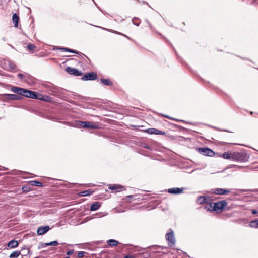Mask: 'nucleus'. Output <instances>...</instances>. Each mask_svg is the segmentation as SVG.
I'll return each instance as SVG.
<instances>
[{
  "mask_svg": "<svg viewBox=\"0 0 258 258\" xmlns=\"http://www.w3.org/2000/svg\"><path fill=\"white\" fill-rule=\"evenodd\" d=\"M30 183L31 185H33V186H38V187H41L43 186V184L38 181H36V180L31 181H30Z\"/></svg>",
  "mask_w": 258,
  "mask_h": 258,
  "instance_id": "24",
  "label": "nucleus"
},
{
  "mask_svg": "<svg viewBox=\"0 0 258 258\" xmlns=\"http://www.w3.org/2000/svg\"><path fill=\"white\" fill-rule=\"evenodd\" d=\"M64 258H70V257L67 256V257H64Z\"/></svg>",
  "mask_w": 258,
  "mask_h": 258,
  "instance_id": "46",
  "label": "nucleus"
},
{
  "mask_svg": "<svg viewBox=\"0 0 258 258\" xmlns=\"http://www.w3.org/2000/svg\"><path fill=\"white\" fill-rule=\"evenodd\" d=\"M249 158V155L245 151L232 153V160L239 162H247Z\"/></svg>",
  "mask_w": 258,
  "mask_h": 258,
  "instance_id": "3",
  "label": "nucleus"
},
{
  "mask_svg": "<svg viewBox=\"0 0 258 258\" xmlns=\"http://www.w3.org/2000/svg\"><path fill=\"white\" fill-rule=\"evenodd\" d=\"M100 82L103 83L104 85L111 86L112 85L111 81L108 79H101Z\"/></svg>",
  "mask_w": 258,
  "mask_h": 258,
  "instance_id": "22",
  "label": "nucleus"
},
{
  "mask_svg": "<svg viewBox=\"0 0 258 258\" xmlns=\"http://www.w3.org/2000/svg\"><path fill=\"white\" fill-rule=\"evenodd\" d=\"M58 244V243L56 241H53L49 243H43L42 245V247L44 248L47 246H56Z\"/></svg>",
  "mask_w": 258,
  "mask_h": 258,
  "instance_id": "21",
  "label": "nucleus"
},
{
  "mask_svg": "<svg viewBox=\"0 0 258 258\" xmlns=\"http://www.w3.org/2000/svg\"><path fill=\"white\" fill-rule=\"evenodd\" d=\"M107 243L110 246H116L119 243V242L116 240L110 239L107 241Z\"/></svg>",
  "mask_w": 258,
  "mask_h": 258,
  "instance_id": "25",
  "label": "nucleus"
},
{
  "mask_svg": "<svg viewBox=\"0 0 258 258\" xmlns=\"http://www.w3.org/2000/svg\"><path fill=\"white\" fill-rule=\"evenodd\" d=\"M92 186V185H91V184H90L88 185V186H89V187H90V186Z\"/></svg>",
  "mask_w": 258,
  "mask_h": 258,
  "instance_id": "45",
  "label": "nucleus"
},
{
  "mask_svg": "<svg viewBox=\"0 0 258 258\" xmlns=\"http://www.w3.org/2000/svg\"><path fill=\"white\" fill-rule=\"evenodd\" d=\"M84 253H85V252H84V251H80L79 252H78V253L77 254V256L79 258L83 257L84 256Z\"/></svg>",
  "mask_w": 258,
  "mask_h": 258,
  "instance_id": "36",
  "label": "nucleus"
},
{
  "mask_svg": "<svg viewBox=\"0 0 258 258\" xmlns=\"http://www.w3.org/2000/svg\"><path fill=\"white\" fill-rule=\"evenodd\" d=\"M66 71L69 74L75 76H80L82 75V72L81 71L78 70L76 68H71L70 67H68L66 69Z\"/></svg>",
  "mask_w": 258,
  "mask_h": 258,
  "instance_id": "7",
  "label": "nucleus"
},
{
  "mask_svg": "<svg viewBox=\"0 0 258 258\" xmlns=\"http://www.w3.org/2000/svg\"><path fill=\"white\" fill-rule=\"evenodd\" d=\"M213 192L216 195H226L230 192V190L226 189L215 188Z\"/></svg>",
  "mask_w": 258,
  "mask_h": 258,
  "instance_id": "11",
  "label": "nucleus"
},
{
  "mask_svg": "<svg viewBox=\"0 0 258 258\" xmlns=\"http://www.w3.org/2000/svg\"><path fill=\"white\" fill-rule=\"evenodd\" d=\"M249 226L252 228H258V219L250 221Z\"/></svg>",
  "mask_w": 258,
  "mask_h": 258,
  "instance_id": "23",
  "label": "nucleus"
},
{
  "mask_svg": "<svg viewBox=\"0 0 258 258\" xmlns=\"http://www.w3.org/2000/svg\"><path fill=\"white\" fill-rule=\"evenodd\" d=\"M35 96L36 97H35L34 99H37L40 100H46V99L44 98V97L41 94L36 93L35 92Z\"/></svg>",
  "mask_w": 258,
  "mask_h": 258,
  "instance_id": "30",
  "label": "nucleus"
},
{
  "mask_svg": "<svg viewBox=\"0 0 258 258\" xmlns=\"http://www.w3.org/2000/svg\"><path fill=\"white\" fill-rule=\"evenodd\" d=\"M93 192L91 189H88L86 190L83 191L79 193V195L82 197L92 195Z\"/></svg>",
  "mask_w": 258,
  "mask_h": 258,
  "instance_id": "18",
  "label": "nucleus"
},
{
  "mask_svg": "<svg viewBox=\"0 0 258 258\" xmlns=\"http://www.w3.org/2000/svg\"><path fill=\"white\" fill-rule=\"evenodd\" d=\"M50 229L49 226H40L37 231V233L38 235H42L47 232Z\"/></svg>",
  "mask_w": 258,
  "mask_h": 258,
  "instance_id": "12",
  "label": "nucleus"
},
{
  "mask_svg": "<svg viewBox=\"0 0 258 258\" xmlns=\"http://www.w3.org/2000/svg\"><path fill=\"white\" fill-rule=\"evenodd\" d=\"M227 205V202L225 200H223L213 203V206H212V203H210L206 207V208L208 210L211 211H216L217 212H220L225 209Z\"/></svg>",
  "mask_w": 258,
  "mask_h": 258,
  "instance_id": "2",
  "label": "nucleus"
},
{
  "mask_svg": "<svg viewBox=\"0 0 258 258\" xmlns=\"http://www.w3.org/2000/svg\"><path fill=\"white\" fill-rule=\"evenodd\" d=\"M234 166L236 167L237 168H241L243 167V166H237V165H234Z\"/></svg>",
  "mask_w": 258,
  "mask_h": 258,
  "instance_id": "42",
  "label": "nucleus"
},
{
  "mask_svg": "<svg viewBox=\"0 0 258 258\" xmlns=\"http://www.w3.org/2000/svg\"><path fill=\"white\" fill-rule=\"evenodd\" d=\"M11 90L12 92L17 93L18 95L24 96L28 98L34 99L35 97H36L35 96V92L22 88H20L18 87H13L11 88Z\"/></svg>",
  "mask_w": 258,
  "mask_h": 258,
  "instance_id": "1",
  "label": "nucleus"
},
{
  "mask_svg": "<svg viewBox=\"0 0 258 258\" xmlns=\"http://www.w3.org/2000/svg\"><path fill=\"white\" fill-rule=\"evenodd\" d=\"M97 78V74L95 73L91 72L85 74L82 77L83 80H94Z\"/></svg>",
  "mask_w": 258,
  "mask_h": 258,
  "instance_id": "8",
  "label": "nucleus"
},
{
  "mask_svg": "<svg viewBox=\"0 0 258 258\" xmlns=\"http://www.w3.org/2000/svg\"><path fill=\"white\" fill-rule=\"evenodd\" d=\"M84 121H76L75 122V126L78 128H83Z\"/></svg>",
  "mask_w": 258,
  "mask_h": 258,
  "instance_id": "29",
  "label": "nucleus"
},
{
  "mask_svg": "<svg viewBox=\"0 0 258 258\" xmlns=\"http://www.w3.org/2000/svg\"><path fill=\"white\" fill-rule=\"evenodd\" d=\"M146 132L149 134L165 135L166 133L156 128H151L146 130Z\"/></svg>",
  "mask_w": 258,
  "mask_h": 258,
  "instance_id": "10",
  "label": "nucleus"
},
{
  "mask_svg": "<svg viewBox=\"0 0 258 258\" xmlns=\"http://www.w3.org/2000/svg\"><path fill=\"white\" fill-rule=\"evenodd\" d=\"M109 31L110 32H112L114 33L115 34L123 36L125 37L126 38H127V39H128L129 40H132L131 38H130L129 37H128L127 36H126V35H125V34H123L122 33H120V32H117V31H115L112 30H109Z\"/></svg>",
  "mask_w": 258,
  "mask_h": 258,
  "instance_id": "33",
  "label": "nucleus"
},
{
  "mask_svg": "<svg viewBox=\"0 0 258 258\" xmlns=\"http://www.w3.org/2000/svg\"><path fill=\"white\" fill-rule=\"evenodd\" d=\"M20 255V252L19 251H13L9 256L10 258H17Z\"/></svg>",
  "mask_w": 258,
  "mask_h": 258,
  "instance_id": "26",
  "label": "nucleus"
},
{
  "mask_svg": "<svg viewBox=\"0 0 258 258\" xmlns=\"http://www.w3.org/2000/svg\"><path fill=\"white\" fill-rule=\"evenodd\" d=\"M166 118H170L167 115H164Z\"/></svg>",
  "mask_w": 258,
  "mask_h": 258,
  "instance_id": "43",
  "label": "nucleus"
},
{
  "mask_svg": "<svg viewBox=\"0 0 258 258\" xmlns=\"http://www.w3.org/2000/svg\"><path fill=\"white\" fill-rule=\"evenodd\" d=\"M124 258H135L134 256L127 255H126Z\"/></svg>",
  "mask_w": 258,
  "mask_h": 258,
  "instance_id": "40",
  "label": "nucleus"
},
{
  "mask_svg": "<svg viewBox=\"0 0 258 258\" xmlns=\"http://www.w3.org/2000/svg\"><path fill=\"white\" fill-rule=\"evenodd\" d=\"M35 47V45L31 43L29 44L27 46V48L29 50H33Z\"/></svg>",
  "mask_w": 258,
  "mask_h": 258,
  "instance_id": "34",
  "label": "nucleus"
},
{
  "mask_svg": "<svg viewBox=\"0 0 258 258\" xmlns=\"http://www.w3.org/2000/svg\"><path fill=\"white\" fill-rule=\"evenodd\" d=\"M58 49L63 51H67V52H72V53H78V52L76 51L73 50V49H69V48H67L60 47Z\"/></svg>",
  "mask_w": 258,
  "mask_h": 258,
  "instance_id": "28",
  "label": "nucleus"
},
{
  "mask_svg": "<svg viewBox=\"0 0 258 258\" xmlns=\"http://www.w3.org/2000/svg\"><path fill=\"white\" fill-rule=\"evenodd\" d=\"M133 23L135 24L136 26H139L140 24V22L139 21V20L136 18H134L132 20Z\"/></svg>",
  "mask_w": 258,
  "mask_h": 258,
  "instance_id": "35",
  "label": "nucleus"
},
{
  "mask_svg": "<svg viewBox=\"0 0 258 258\" xmlns=\"http://www.w3.org/2000/svg\"><path fill=\"white\" fill-rule=\"evenodd\" d=\"M255 169H258V166H257V167L255 168Z\"/></svg>",
  "mask_w": 258,
  "mask_h": 258,
  "instance_id": "47",
  "label": "nucleus"
},
{
  "mask_svg": "<svg viewBox=\"0 0 258 258\" xmlns=\"http://www.w3.org/2000/svg\"><path fill=\"white\" fill-rule=\"evenodd\" d=\"M18 245V242L16 240H11L8 244V246L11 248H15L17 247Z\"/></svg>",
  "mask_w": 258,
  "mask_h": 258,
  "instance_id": "20",
  "label": "nucleus"
},
{
  "mask_svg": "<svg viewBox=\"0 0 258 258\" xmlns=\"http://www.w3.org/2000/svg\"><path fill=\"white\" fill-rule=\"evenodd\" d=\"M109 31L110 32H112L114 33L115 34L123 36L125 37L126 38H127V39H128L129 40H132L131 38H130L129 37H128L127 36H126V35H125V34H123L122 33H120V32H117V31H115L112 30H109Z\"/></svg>",
  "mask_w": 258,
  "mask_h": 258,
  "instance_id": "32",
  "label": "nucleus"
},
{
  "mask_svg": "<svg viewBox=\"0 0 258 258\" xmlns=\"http://www.w3.org/2000/svg\"><path fill=\"white\" fill-rule=\"evenodd\" d=\"M166 240H167L169 247H172L175 246L176 240L174 237V232L172 230H171L170 232L166 234Z\"/></svg>",
  "mask_w": 258,
  "mask_h": 258,
  "instance_id": "4",
  "label": "nucleus"
},
{
  "mask_svg": "<svg viewBox=\"0 0 258 258\" xmlns=\"http://www.w3.org/2000/svg\"><path fill=\"white\" fill-rule=\"evenodd\" d=\"M197 202L199 204H203L207 202V198L205 196H199L197 199Z\"/></svg>",
  "mask_w": 258,
  "mask_h": 258,
  "instance_id": "16",
  "label": "nucleus"
},
{
  "mask_svg": "<svg viewBox=\"0 0 258 258\" xmlns=\"http://www.w3.org/2000/svg\"><path fill=\"white\" fill-rule=\"evenodd\" d=\"M73 252H74V251H73V250H69V251L67 252V255H72V254L73 253Z\"/></svg>",
  "mask_w": 258,
  "mask_h": 258,
  "instance_id": "38",
  "label": "nucleus"
},
{
  "mask_svg": "<svg viewBox=\"0 0 258 258\" xmlns=\"http://www.w3.org/2000/svg\"><path fill=\"white\" fill-rule=\"evenodd\" d=\"M222 157L226 159H231L232 160V153L229 154L227 152H225L222 154Z\"/></svg>",
  "mask_w": 258,
  "mask_h": 258,
  "instance_id": "27",
  "label": "nucleus"
},
{
  "mask_svg": "<svg viewBox=\"0 0 258 258\" xmlns=\"http://www.w3.org/2000/svg\"><path fill=\"white\" fill-rule=\"evenodd\" d=\"M251 213L252 214H256L258 213V212L255 209H252L251 210Z\"/></svg>",
  "mask_w": 258,
  "mask_h": 258,
  "instance_id": "39",
  "label": "nucleus"
},
{
  "mask_svg": "<svg viewBox=\"0 0 258 258\" xmlns=\"http://www.w3.org/2000/svg\"><path fill=\"white\" fill-rule=\"evenodd\" d=\"M16 68V66L15 64L10 60V65L9 66V69L8 71H13Z\"/></svg>",
  "mask_w": 258,
  "mask_h": 258,
  "instance_id": "31",
  "label": "nucleus"
},
{
  "mask_svg": "<svg viewBox=\"0 0 258 258\" xmlns=\"http://www.w3.org/2000/svg\"><path fill=\"white\" fill-rule=\"evenodd\" d=\"M2 96L3 97V99L5 101L10 100H18L22 99L21 96L13 94H4L2 95Z\"/></svg>",
  "mask_w": 258,
  "mask_h": 258,
  "instance_id": "6",
  "label": "nucleus"
},
{
  "mask_svg": "<svg viewBox=\"0 0 258 258\" xmlns=\"http://www.w3.org/2000/svg\"><path fill=\"white\" fill-rule=\"evenodd\" d=\"M144 147L146 149H150V147L148 145H146Z\"/></svg>",
  "mask_w": 258,
  "mask_h": 258,
  "instance_id": "41",
  "label": "nucleus"
},
{
  "mask_svg": "<svg viewBox=\"0 0 258 258\" xmlns=\"http://www.w3.org/2000/svg\"><path fill=\"white\" fill-rule=\"evenodd\" d=\"M101 206V204L99 202H95L92 204L90 207V210L92 211L98 210Z\"/></svg>",
  "mask_w": 258,
  "mask_h": 258,
  "instance_id": "15",
  "label": "nucleus"
},
{
  "mask_svg": "<svg viewBox=\"0 0 258 258\" xmlns=\"http://www.w3.org/2000/svg\"><path fill=\"white\" fill-rule=\"evenodd\" d=\"M183 188H179L178 187L171 188L168 189V192L171 194H179L183 192Z\"/></svg>",
  "mask_w": 258,
  "mask_h": 258,
  "instance_id": "14",
  "label": "nucleus"
},
{
  "mask_svg": "<svg viewBox=\"0 0 258 258\" xmlns=\"http://www.w3.org/2000/svg\"><path fill=\"white\" fill-rule=\"evenodd\" d=\"M198 152L203 155L213 157L215 155L214 152L208 148H198Z\"/></svg>",
  "mask_w": 258,
  "mask_h": 258,
  "instance_id": "5",
  "label": "nucleus"
},
{
  "mask_svg": "<svg viewBox=\"0 0 258 258\" xmlns=\"http://www.w3.org/2000/svg\"><path fill=\"white\" fill-rule=\"evenodd\" d=\"M19 20V18L18 16V15L16 13L13 14V17H12V20L14 23V26L15 27H18Z\"/></svg>",
  "mask_w": 258,
  "mask_h": 258,
  "instance_id": "19",
  "label": "nucleus"
},
{
  "mask_svg": "<svg viewBox=\"0 0 258 258\" xmlns=\"http://www.w3.org/2000/svg\"><path fill=\"white\" fill-rule=\"evenodd\" d=\"M222 144H227V143H225V142H222Z\"/></svg>",
  "mask_w": 258,
  "mask_h": 258,
  "instance_id": "44",
  "label": "nucleus"
},
{
  "mask_svg": "<svg viewBox=\"0 0 258 258\" xmlns=\"http://www.w3.org/2000/svg\"><path fill=\"white\" fill-rule=\"evenodd\" d=\"M0 65L4 70L8 71L9 66L10 65V60L8 59H3L0 61Z\"/></svg>",
  "mask_w": 258,
  "mask_h": 258,
  "instance_id": "13",
  "label": "nucleus"
},
{
  "mask_svg": "<svg viewBox=\"0 0 258 258\" xmlns=\"http://www.w3.org/2000/svg\"><path fill=\"white\" fill-rule=\"evenodd\" d=\"M18 76L22 80H25L26 75L23 74L19 73L18 74Z\"/></svg>",
  "mask_w": 258,
  "mask_h": 258,
  "instance_id": "37",
  "label": "nucleus"
},
{
  "mask_svg": "<svg viewBox=\"0 0 258 258\" xmlns=\"http://www.w3.org/2000/svg\"><path fill=\"white\" fill-rule=\"evenodd\" d=\"M123 187L119 185H110L109 188L111 190H116V191H120Z\"/></svg>",
  "mask_w": 258,
  "mask_h": 258,
  "instance_id": "17",
  "label": "nucleus"
},
{
  "mask_svg": "<svg viewBox=\"0 0 258 258\" xmlns=\"http://www.w3.org/2000/svg\"><path fill=\"white\" fill-rule=\"evenodd\" d=\"M83 125L84 128L96 129L98 128L97 124L90 121H84V125Z\"/></svg>",
  "mask_w": 258,
  "mask_h": 258,
  "instance_id": "9",
  "label": "nucleus"
}]
</instances>
